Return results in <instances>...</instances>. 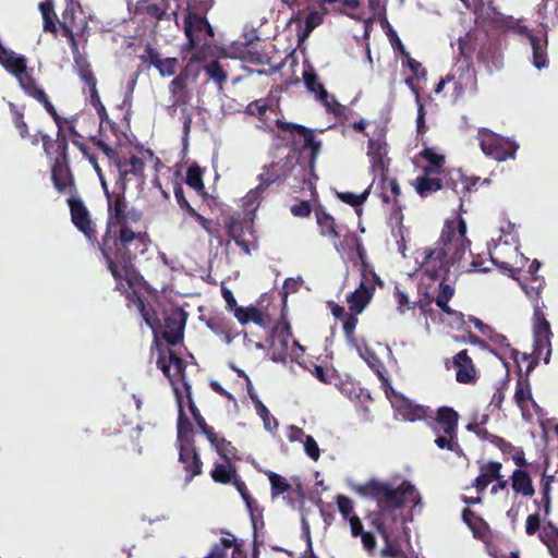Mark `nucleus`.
Masks as SVG:
<instances>
[{
    "label": "nucleus",
    "mask_w": 558,
    "mask_h": 558,
    "mask_svg": "<svg viewBox=\"0 0 558 558\" xmlns=\"http://www.w3.org/2000/svg\"><path fill=\"white\" fill-rule=\"evenodd\" d=\"M531 44L532 51H533V59L532 63L533 65L541 70L547 66L548 64V58H547V35H545L543 38L536 36L533 34V32L530 34V36L526 37Z\"/></svg>",
    "instance_id": "nucleus-31"
},
{
    "label": "nucleus",
    "mask_w": 558,
    "mask_h": 558,
    "mask_svg": "<svg viewBox=\"0 0 558 558\" xmlns=\"http://www.w3.org/2000/svg\"><path fill=\"white\" fill-rule=\"evenodd\" d=\"M58 132L54 140L47 134H40L43 149L47 158L51 162L70 160L69 157V140L61 126V118L59 119Z\"/></svg>",
    "instance_id": "nucleus-12"
},
{
    "label": "nucleus",
    "mask_w": 558,
    "mask_h": 558,
    "mask_svg": "<svg viewBox=\"0 0 558 558\" xmlns=\"http://www.w3.org/2000/svg\"><path fill=\"white\" fill-rule=\"evenodd\" d=\"M254 401L256 413L260 416L264 423V427L269 432H275L278 428V421L272 416L267 407L257 398L251 395Z\"/></svg>",
    "instance_id": "nucleus-43"
},
{
    "label": "nucleus",
    "mask_w": 558,
    "mask_h": 558,
    "mask_svg": "<svg viewBox=\"0 0 558 558\" xmlns=\"http://www.w3.org/2000/svg\"><path fill=\"white\" fill-rule=\"evenodd\" d=\"M89 102L93 106V108L96 110L98 118H99V130L102 129L104 124L107 123L111 126L114 125L112 121L109 120L106 107L101 102L99 93L97 88H94L89 90Z\"/></svg>",
    "instance_id": "nucleus-45"
},
{
    "label": "nucleus",
    "mask_w": 558,
    "mask_h": 558,
    "mask_svg": "<svg viewBox=\"0 0 558 558\" xmlns=\"http://www.w3.org/2000/svg\"><path fill=\"white\" fill-rule=\"evenodd\" d=\"M462 520L468 525V527L472 531L474 538L484 539L488 532L487 522L476 514L470 508H464L462 510Z\"/></svg>",
    "instance_id": "nucleus-32"
},
{
    "label": "nucleus",
    "mask_w": 558,
    "mask_h": 558,
    "mask_svg": "<svg viewBox=\"0 0 558 558\" xmlns=\"http://www.w3.org/2000/svg\"><path fill=\"white\" fill-rule=\"evenodd\" d=\"M372 190V185L365 189L361 194L352 192H337L336 196L342 203L352 207H361L368 198Z\"/></svg>",
    "instance_id": "nucleus-46"
},
{
    "label": "nucleus",
    "mask_w": 558,
    "mask_h": 558,
    "mask_svg": "<svg viewBox=\"0 0 558 558\" xmlns=\"http://www.w3.org/2000/svg\"><path fill=\"white\" fill-rule=\"evenodd\" d=\"M22 90L31 98H34L44 106L46 111L53 118L56 123H59L60 116L58 114L54 106L51 104L44 88L38 84L33 76L32 69H25L20 76H15Z\"/></svg>",
    "instance_id": "nucleus-9"
},
{
    "label": "nucleus",
    "mask_w": 558,
    "mask_h": 558,
    "mask_svg": "<svg viewBox=\"0 0 558 558\" xmlns=\"http://www.w3.org/2000/svg\"><path fill=\"white\" fill-rule=\"evenodd\" d=\"M291 171L288 161L272 162L264 167V171L258 175L260 187H268L270 184L286 179Z\"/></svg>",
    "instance_id": "nucleus-26"
},
{
    "label": "nucleus",
    "mask_w": 558,
    "mask_h": 558,
    "mask_svg": "<svg viewBox=\"0 0 558 558\" xmlns=\"http://www.w3.org/2000/svg\"><path fill=\"white\" fill-rule=\"evenodd\" d=\"M389 145L387 142V128L378 122L367 141V157L369 158L372 172L381 174L385 182L389 172L390 158L388 157Z\"/></svg>",
    "instance_id": "nucleus-6"
},
{
    "label": "nucleus",
    "mask_w": 558,
    "mask_h": 558,
    "mask_svg": "<svg viewBox=\"0 0 558 558\" xmlns=\"http://www.w3.org/2000/svg\"><path fill=\"white\" fill-rule=\"evenodd\" d=\"M66 22H68L71 31H73L75 27H78V26H81V29L84 31V28L87 26V23L84 20H81L80 24L76 22L75 9H74L73 2H71L65 8V10L62 14V21L60 23L62 29Z\"/></svg>",
    "instance_id": "nucleus-60"
},
{
    "label": "nucleus",
    "mask_w": 558,
    "mask_h": 558,
    "mask_svg": "<svg viewBox=\"0 0 558 558\" xmlns=\"http://www.w3.org/2000/svg\"><path fill=\"white\" fill-rule=\"evenodd\" d=\"M459 414L449 407H440L437 410L436 417L430 424L436 434L442 432L446 435L458 434Z\"/></svg>",
    "instance_id": "nucleus-19"
},
{
    "label": "nucleus",
    "mask_w": 558,
    "mask_h": 558,
    "mask_svg": "<svg viewBox=\"0 0 558 558\" xmlns=\"http://www.w3.org/2000/svg\"><path fill=\"white\" fill-rule=\"evenodd\" d=\"M207 327L216 335L225 336L227 342L231 341L230 322L221 316H211L206 322Z\"/></svg>",
    "instance_id": "nucleus-52"
},
{
    "label": "nucleus",
    "mask_w": 558,
    "mask_h": 558,
    "mask_svg": "<svg viewBox=\"0 0 558 558\" xmlns=\"http://www.w3.org/2000/svg\"><path fill=\"white\" fill-rule=\"evenodd\" d=\"M395 525H385V534L377 532L385 542V546L381 548L380 556L383 558H401L403 550L398 543L391 541V530Z\"/></svg>",
    "instance_id": "nucleus-40"
},
{
    "label": "nucleus",
    "mask_w": 558,
    "mask_h": 558,
    "mask_svg": "<svg viewBox=\"0 0 558 558\" xmlns=\"http://www.w3.org/2000/svg\"><path fill=\"white\" fill-rule=\"evenodd\" d=\"M432 174H434L433 169L423 168V174L418 175L413 182V186L421 197H427L442 190L440 178H433Z\"/></svg>",
    "instance_id": "nucleus-25"
},
{
    "label": "nucleus",
    "mask_w": 558,
    "mask_h": 558,
    "mask_svg": "<svg viewBox=\"0 0 558 558\" xmlns=\"http://www.w3.org/2000/svg\"><path fill=\"white\" fill-rule=\"evenodd\" d=\"M0 64L15 77L27 68V59L3 46V53L0 52Z\"/></svg>",
    "instance_id": "nucleus-28"
},
{
    "label": "nucleus",
    "mask_w": 558,
    "mask_h": 558,
    "mask_svg": "<svg viewBox=\"0 0 558 558\" xmlns=\"http://www.w3.org/2000/svg\"><path fill=\"white\" fill-rule=\"evenodd\" d=\"M381 184V198L384 203H393V205L398 206L399 201L398 197L401 195V187L397 181V179H390L387 175V180L384 182L380 178Z\"/></svg>",
    "instance_id": "nucleus-41"
},
{
    "label": "nucleus",
    "mask_w": 558,
    "mask_h": 558,
    "mask_svg": "<svg viewBox=\"0 0 558 558\" xmlns=\"http://www.w3.org/2000/svg\"><path fill=\"white\" fill-rule=\"evenodd\" d=\"M9 106H10V110L12 113V120H13L14 126L19 131L20 136L22 138L28 137L29 136L28 126H27V123L24 121L23 112L13 102H10Z\"/></svg>",
    "instance_id": "nucleus-59"
},
{
    "label": "nucleus",
    "mask_w": 558,
    "mask_h": 558,
    "mask_svg": "<svg viewBox=\"0 0 558 558\" xmlns=\"http://www.w3.org/2000/svg\"><path fill=\"white\" fill-rule=\"evenodd\" d=\"M439 178L441 180L442 189L451 190L457 195H459V198L462 201L463 196H462L461 182L463 179V173L461 171H453V172L442 173V175Z\"/></svg>",
    "instance_id": "nucleus-44"
},
{
    "label": "nucleus",
    "mask_w": 558,
    "mask_h": 558,
    "mask_svg": "<svg viewBox=\"0 0 558 558\" xmlns=\"http://www.w3.org/2000/svg\"><path fill=\"white\" fill-rule=\"evenodd\" d=\"M315 217L319 234L329 239L338 250L340 232L336 219L322 205L315 208Z\"/></svg>",
    "instance_id": "nucleus-18"
},
{
    "label": "nucleus",
    "mask_w": 558,
    "mask_h": 558,
    "mask_svg": "<svg viewBox=\"0 0 558 558\" xmlns=\"http://www.w3.org/2000/svg\"><path fill=\"white\" fill-rule=\"evenodd\" d=\"M204 171L203 169L196 165L193 163L187 168L186 171V184L194 189L196 192H204L205 191V184L203 181Z\"/></svg>",
    "instance_id": "nucleus-47"
},
{
    "label": "nucleus",
    "mask_w": 558,
    "mask_h": 558,
    "mask_svg": "<svg viewBox=\"0 0 558 558\" xmlns=\"http://www.w3.org/2000/svg\"><path fill=\"white\" fill-rule=\"evenodd\" d=\"M178 66V58H166L161 59L157 70L162 77H166L174 75L177 73Z\"/></svg>",
    "instance_id": "nucleus-64"
},
{
    "label": "nucleus",
    "mask_w": 558,
    "mask_h": 558,
    "mask_svg": "<svg viewBox=\"0 0 558 558\" xmlns=\"http://www.w3.org/2000/svg\"><path fill=\"white\" fill-rule=\"evenodd\" d=\"M125 190L116 184L112 193H107L108 216L100 243L101 255L112 277L118 282L124 279L133 287L140 277L133 262L148 251L151 240L143 213L129 208Z\"/></svg>",
    "instance_id": "nucleus-1"
},
{
    "label": "nucleus",
    "mask_w": 558,
    "mask_h": 558,
    "mask_svg": "<svg viewBox=\"0 0 558 558\" xmlns=\"http://www.w3.org/2000/svg\"><path fill=\"white\" fill-rule=\"evenodd\" d=\"M420 156L428 162L424 168L433 169V173H438L439 169L445 165V156L435 153L432 148H424Z\"/></svg>",
    "instance_id": "nucleus-57"
},
{
    "label": "nucleus",
    "mask_w": 558,
    "mask_h": 558,
    "mask_svg": "<svg viewBox=\"0 0 558 558\" xmlns=\"http://www.w3.org/2000/svg\"><path fill=\"white\" fill-rule=\"evenodd\" d=\"M62 35H63L64 37H66V39H68V41H69L70 48H71V52H72V54H73L74 63H78L81 60L86 59V58H85V57L80 52V49H78V43H77V41H76V39H75L74 29H73V31H71V29H70L68 22L65 23V25H64V27H63Z\"/></svg>",
    "instance_id": "nucleus-61"
},
{
    "label": "nucleus",
    "mask_w": 558,
    "mask_h": 558,
    "mask_svg": "<svg viewBox=\"0 0 558 558\" xmlns=\"http://www.w3.org/2000/svg\"><path fill=\"white\" fill-rule=\"evenodd\" d=\"M234 317L241 325H246L251 322L264 328L270 325L269 315L263 313L260 310L252 305L247 307L242 306L241 308H235Z\"/></svg>",
    "instance_id": "nucleus-29"
},
{
    "label": "nucleus",
    "mask_w": 558,
    "mask_h": 558,
    "mask_svg": "<svg viewBox=\"0 0 558 558\" xmlns=\"http://www.w3.org/2000/svg\"><path fill=\"white\" fill-rule=\"evenodd\" d=\"M50 173L53 187L60 194L73 195L77 193V186L70 167V160L51 162Z\"/></svg>",
    "instance_id": "nucleus-14"
},
{
    "label": "nucleus",
    "mask_w": 558,
    "mask_h": 558,
    "mask_svg": "<svg viewBox=\"0 0 558 558\" xmlns=\"http://www.w3.org/2000/svg\"><path fill=\"white\" fill-rule=\"evenodd\" d=\"M276 125L283 133L290 134L291 141L294 145H296V136L302 137V148L310 149L313 159L318 155L320 150V142L316 140L313 130L281 119L276 120Z\"/></svg>",
    "instance_id": "nucleus-11"
},
{
    "label": "nucleus",
    "mask_w": 558,
    "mask_h": 558,
    "mask_svg": "<svg viewBox=\"0 0 558 558\" xmlns=\"http://www.w3.org/2000/svg\"><path fill=\"white\" fill-rule=\"evenodd\" d=\"M466 222L462 217L446 220L435 247L423 250L421 269L428 278L436 280L450 271V266L459 265L471 247L466 238Z\"/></svg>",
    "instance_id": "nucleus-3"
},
{
    "label": "nucleus",
    "mask_w": 558,
    "mask_h": 558,
    "mask_svg": "<svg viewBox=\"0 0 558 558\" xmlns=\"http://www.w3.org/2000/svg\"><path fill=\"white\" fill-rule=\"evenodd\" d=\"M317 99L326 107V110L332 113L336 118L344 116L345 107L339 104L333 95L328 94V98Z\"/></svg>",
    "instance_id": "nucleus-63"
},
{
    "label": "nucleus",
    "mask_w": 558,
    "mask_h": 558,
    "mask_svg": "<svg viewBox=\"0 0 558 558\" xmlns=\"http://www.w3.org/2000/svg\"><path fill=\"white\" fill-rule=\"evenodd\" d=\"M183 387L186 393L187 407L193 416V420L199 430L206 436L207 439H211L215 436V429L213 426L208 425L201 414V411L196 407L193 397H192V387L186 381L183 383Z\"/></svg>",
    "instance_id": "nucleus-30"
},
{
    "label": "nucleus",
    "mask_w": 558,
    "mask_h": 558,
    "mask_svg": "<svg viewBox=\"0 0 558 558\" xmlns=\"http://www.w3.org/2000/svg\"><path fill=\"white\" fill-rule=\"evenodd\" d=\"M502 469V464L498 461H489L480 466V474L473 481L471 487H474L477 494L482 495L485 493L489 484L499 476V472ZM470 486L465 487L469 489Z\"/></svg>",
    "instance_id": "nucleus-22"
},
{
    "label": "nucleus",
    "mask_w": 558,
    "mask_h": 558,
    "mask_svg": "<svg viewBox=\"0 0 558 558\" xmlns=\"http://www.w3.org/2000/svg\"><path fill=\"white\" fill-rule=\"evenodd\" d=\"M362 278L360 286H364L367 289H371V291H375L376 286L383 287L381 279L377 276V274L374 271L373 267L369 265L363 263L362 264Z\"/></svg>",
    "instance_id": "nucleus-54"
},
{
    "label": "nucleus",
    "mask_w": 558,
    "mask_h": 558,
    "mask_svg": "<svg viewBox=\"0 0 558 558\" xmlns=\"http://www.w3.org/2000/svg\"><path fill=\"white\" fill-rule=\"evenodd\" d=\"M175 398L179 407V413H178V423H177V442L178 446L180 445H187V441L191 440L192 444H195V440L193 438V425L190 422V420L186 417L184 410H183V401H182V395L179 391V389L174 390Z\"/></svg>",
    "instance_id": "nucleus-24"
},
{
    "label": "nucleus",
    "mask_w": 558,
    "mask_h": 558,
    "mask_svg": "<svg viewBox=\"0 0 558 558\" xmlns=\"http://www.w3.org/2000/svg\"><path fill=\"white\" fill-rule=\"evenodd\" d=\"M292 337L291 325L287 320L278 322L272 328L270 332V347L276 349L277 344L280 348V356H272L274 361L282 360L287 353L289 348V340Z\"/></svg>",
    "instance_id": "nucleus-21"
},
{
    "label": "nucleus",
    "mask_w": 558,
    "mask_h": 558,
    "mask_svg": "<svg viewBox=\"0 0 558 558\" xmlns=\"http://www.w3.org/2000/svg\"><path fill=\"white\" fill-rule=\"evenodd\" d=\"M511 487L517 494L525 497H532L535 493L530 474L522 469H517L512 472Z\"/></svg>",
    "instance_id": "nucleus-35"
},
{
    "label": "nucleus",
    "mask_w": 558,
    "mask_h": 558,
    "mask_svg": "<svg viewBox=\"0 0 558 558\" xmlns=\"http://www.w3.org/2000/svg\"><path fill=\"white\" fill-rule=\"evenodd\" d=\"M352 489L360 497L376 502L377 510L369 511L366 519L377 532L383 534H385V525H397L402 519L401 510L405 507L407 500H420L414 485L408 481L393 487L389 482L371 478L364 484H354Z\"/></svg>",
    "instance_id": "nucleus-2"
},
{
    "label": "nucleus",
    "mask_w": 558,
    "mask_h": 558,
    "mask_svg": "<svg viewBox=\"0 0 558 558\" xmlns=\"http://www.w3.org/2000/svg\"><path fill=\"white\" fill-rule=\"evenodd\" d=\"M189 80L184 76L178 74L170 83H169V93L172 97V106L179 107L187 105L191 100V92L189 90Z\"/></svg>",
    "instance_id": "nucleus-27"
},
{
    "label": "nucleus",
    "mask_w": 558,
    "mask_h": 558,
    "mask_svg": "<svg viewBox=\"0 0 558 558\" xmlns=\"http://www.w3.org/2000/svg\"><path fill=\"white\" fill-rule=\"evenodd\" d=\"M373 295L374 292L371 291V289H367L364 286H359L355 291L347 296L350 311L355 314L362 313L366 305L371 302Z\"/></svg>",
    "instance_id": "nucleus-36"
},
{
    "label": "nucleus",
    "mask_w": 558,
    "mask_h": 558,
    "mask_svg": "<svg viewBox=\"0 0 558 558\" xmlns=\"http://www.w3.org/2000/svg\"><path fill=\"white\" fill-rule=\"evenodd\" d=\"M74 64L77 75L86 84L88 89L97 88V80L87 59L81 60L78 63Z\"/></svg>",
    "instance_id": "nucleus-50"
},
{
    "label": "nucleus",
    "mask_w": 558,
    "mask_h": 558,
    "mask_svg": "<svg viewBox=\"0 0 558 558\" xmlns=\"http://www.w3.org/2000/svg\"><path fill=\"white\" fill-rule=\"evenodd\" d=\"M114 166L119 172V177L116 181L117 185L126 187L129 175H134L137 178L144 177L145 162L142 158L135 155H132L130 158L119 157L114 162Z\"/></svg>",
    "instance_id": "nucleus-17"
},
{
    "label": "nucleus",
    "mask_w": 558,
    "mask_h": 558,
    "mask_svg": "<svg viewBox=\"0 0 558 558\" xmlns=\"http://www.w3.org/2000/svg\"><path fill=\"white\" fill-rule=\"evenodd\" d=\"M268 480L272 498L287 494L283 498L289 506L294 507L296 504H303L304 492L301 484L293 487L283 476L271 471L268 473Z\"/></svg>",
    "instance_id": "nucleus-13"
},
{
    "label": "nucleus",
    "mask_w": 558,
    "mask_h": 558,
    "mask_svg": "<svg viewBox=\"0 0 558 558\" xmlns=\"http://www.w3.org/2000/svg\"><path fill=\"white\" fill-rule=\"evenodd\" d=\"M133 301L145 324L151 329L155 337L159 333L169 345L182 342L187 314L181 307H171L162 312V322L154 306L145 298L133 292L128 295Z\"/></svg>",
    "instance_id": "nucleus-5"
},
{
    "label": "nucleus",
    "mask_w": 558,
    "mask_h": 558,
    "mask_svg": "<svg viewBox=\"0 0 558 558\" xmlns=\"http://www.w3.org/2000/svg\"><path fill=\"white\" fill-rule=\"evenodd\" d=\"M226 229L229 236L228 241L226 242V247L230 245L231 241H234L245 255H250L252 241L246 239V235L248 234L253 236V222L242 218L238 214L230 217V220L226 225Z\"/></svg>",
    "instance_id": "nucleus-10"
},
{
    "label": "nucleus",
    "mask_w": 558,
    "mask_h": 558,
    "mask_svg": "<svg viewBox=\"0 0 558 558\" xmlns=\"http://www.w3.org/2000/svg\"><path fill=\"white\" fill-rule=\"evenodd\" d=\"M204 71L215 83L222 87V85L227 82L228 75L223 70L222 65L219 61L214 60L204 66Z\"/></svg>",
    "instance_id": "nucleus-53"
},
{
    "label": "nucleus",
    "mask_w": 558,
    "mask_h": 558,
    "mask_svg": "<svg viewBox=\"0 0 558 558\" xmlns=\"http://www.w3.org/2000/svg\"><path fill=\"white\" fill-rule=\"evenodd\" d=\"M229 537H221L218 543L214 544L210 548L209 554L204 558H227V550L239 545L236 539L230 532H225Z\"/></svg>",
    "instance_id": "nucleus-42"
},
{
    "label": "nucleus",
    "mask_w": 558,
    "mask_h": 558,
    "mask_svg": "<svg viewBox=\"0 0 558 558\" xmlns=\"http://www.w3.org/2000/svg\"><path fill=\"white\" fill-rule=\"evenodd\" d=\"M487 22L493 28L501 32H511L524 37L530 36L532 33L527 26L521 24L520 20L506 15L496 9H493L492 14L487 16Z\"/></svg>",
    "instance_id": "nucleus-16"
},
{
    "label": "nucleus",
    "mask_w": 558,
    "mask_h": 558,
    "mask_svg": "<svg viewBox=\"0 0 558 558\" xmlns=\"http://www.w3.org/2000/svg\"><path fill=\"white\" fill-rule=\"evenodd\" d=\"M66 204L69 206L71 222L73 226L84 234L90 245L99 250L101 253L102 246L100 239H98L96 223L93 220L89 209L85 205L82 197L78 195V192L76 194L70 195L66 198Z\"/></svg>",
    "instance_id": "nucleus-7"
},
{
    "label": "nucleus",
    "mask_w": 558,
    "mask_h": 558,
    "mask_svg": "<svg viewBox=\"0 0 558 558\" xmlns=\"http://www.w3.org/2000/svg\"><path fill=\"white\" fill-rule=\"evenodd\" d=\"M74 64L77 75L86 84L88 89L97 88V80L87 59L81 60L78 63Z\"/></svg>",
    "instance_id": "nucleus-49"
},
{
    "label": "nucleus",
    "mask_w": 558,
    "mask_h": 558,
    "mask_svg": "<svg viewBox=\"0 0 558 558\" xmlns=\"http://www.w3.org/2000/svg\"><path fill=\"white\" fill-rule=\"evenodd\" d=\"M460 84V89H466L469 93H474L477 88V78L474 66L469 60H464L456 66L450 73Z\"/></svg>",
    "instance_id": "nucleus-23"
},
{
    "label": "nucleus",
    "mask_w": 558,
    "mask_h": 558,
    "mask_svg": "<svg viewBox=\"0 0 558 558\" xmlns=\"http://www.w3.org/2000/svg\"><path fill=\"white\" fill-rule=\"evenodd\" d=\"M39 10L44 20V31L49 33H57V26L54 23V11L52 0H45L39 4Z\"/></svg>",
    "instance_id": "nucleus-51"
},
{
    "label": "nucleus",
    "mask_w": 558,
    "mask_h": 558,
    "mask_svg": "<svg viewBox=\"0 0 558 558\" xmlns=\"http://www.w3.org/2000/svg\"><path fill=\"white\" fill-rule=\"evenodd\" d=\"M542 283H538L536 289L532 288V292H534L535 296L533 298V317H532V335L534 336V357L530 361L526 366L525 375L523 376L521 373L517 379L515 391H514V402L521 410L522 414L527 411V402H531L532 407L535 410H538L539 407L536 401L533 399L530 375L536 368L539 363V359L544 354L543 361L545 364H548L551 356V338L554 336L550 323L548 322L546 314L544 312L545 303L539 300V290Z\"/></svg>",
    "instance_id": "nucleus-4"
},
{
    "label": "nucleus",
    "mask_w": 558,
    "mask_h": 558,
    "mask_svg": "<svg viewBox=\"0 0 558 558\" xmlns=\"http://www.w3.org/2000/svg\"><path fill=\"white\" fill-rule=\"evenodd\" d=\"M184 27H189L191 34L195 33H206L209 37L214 36V28L209 24L208 20L204 16H201L196 13L189 14L184 19Z\"/></svg>",
    "instance_id": "nucleus-39"
},
{
    "label": "nucleus",
    "mask_w": 558,
    "mask_h": 558,
    "mask_svg": "<svg viewBox=\"0 0 558 558\" xmlns=\"http://www.w3.org/2000/svg\"><path fill=\"white\" fill-rule=\"evenodd\" d=\"M303 80L306 88L316 95V98H328V92L324 85L318 81L317 74L313 71H305Z\"/></svg>",
    "instance_id": "nucleus-48"
},
{
    "label": "nucleus",
    "mask_w": 558,
    "mask_h": 558,
    "mask_svg": "<svg viewBox=\"0 0 558 558\" xmlns=\"http://www.w3.org/2000/svg\"><path fill=\"white\" fill-rule=\"evenodd\" d=\"M210 476L215 483L227 485L238 477V470L232 461H223L214 464Z\"/></svg>",
    "instance_id": "nucleus-34"
},
{
    "label": "nucleus",
    "mask_w": 558,
    "mask_h": 558,
    "mask_svg": "<svg viewBox=\"0 0 558 558\" xmlns=\"http://www.w3.org/2000/svg\"><path fill=\"white\" fill-rule=\"evenodd\" d=\"M435 444L438 448L447 449L449 451L457 453L458 456H461L463 453V450L458 442V434L438 435V437L435 439Z\"/></svg>",
    "instance_id": "nucleus-55"
},
{
    "label": "nucleus",
    "mask_w": 558,
    "mask_h": 558,
    "mask_svg": "<svg viewBox=\"0 0 558 558\" xmlns=\"http://www.w3.org/2000/svg\"><path fill=\"white\" fill-rule=\"evenodd\" d=\"M477 140L482 151L496 161L514 158L519 147L515 142L488 129H481L477 133Z\"/></svg>",
    "instance_id": "nucleus-8"
},
{
    "label": "nucleus",
    "mask_w": 558,
    "mask_h": 558,
    "mask_svg": "<svg viewBox=\"0 0 558 558\" xmlns=\"http://www.w3.org/2000/svg\"><path fill=\"white\" fill-rule=\"evenodd\" d=\"M269 109V105L265 99H257L250 102L245 108V113L256 117L260 122L266 123L265 114Z\"/></svg>",
    "instance_id": "nucleus-58"
},
{
    "label": "nucleus",
    "mask_w": 558,
    "mask_h": 558,
    "mask_svg": "<svg viewBox=\"0 0 558 558\" xmlns=\"http://www.w3.org/2000/svg\"><path fill=\"white\" fill-rule=\"evenodd\" d=\"M179 461L183 465L186 483H190L194 477L202 474L203 461L196 450L195 444H192L191 440L187 441V445L179 446Z\"/></svg>",
    "instance_id": "nucleus-15"
},
{
    "label": "nucleus",
    "mask_w": 558,
    "mask_h": 558,
    "mask_svg": "<svg viewBox=\"0 0 558 558\" xmlns=\"http://www.w3.org/2000/svg\"><path fill=\"white\" fill-rule=\"evenodd\" d=\"M539 539L547 546L548 549L558 544V526L551 521L546 522L539 533Z\"/></svg>",
    "instance_id": "nucleus-56"
},
{
    "label": "nucleus",
    "mask_w": 558,
    "mask_h": 558,
    "mask_svg": "<svg viewBox=\"0 0 558 558\" xmlns=\"http://www.w3.org/2000/svg\"><path fill=\"white\" fill-rule=\"evenodd\" d=\"M168 7V0H140L136 11L159 21L165 17Z\"/></svg>",
    "instance_id": "nucleus-37"
},
{
    "label": "nucleus",
    "mask_w": 558,
    "mask_h": 558,
    "mask_svg": "<svg viewBox=\"0 0 558 558\" xmlns=\"http://www.w3.org/2000/svg\"><path fill=\"white\" fill-rule=\"evenodd\" d=\"M208 441L223 461L240 460V457L238 456V449L232 445L231 441L227 440L218 433L215 432V436L211 439H208Z\"/></svg>",
    "instance_id": "nucleus-38"
},
{
    "label": "nucleus",
    "mask_w": 558,
    "mask_h": 558,
    "mask_svg": "<svg viewBox=\"0 0 558 558\" xmlns=\"http://www.w3.org/2000/svg\"><path fill=\"white\" fill-rule=\"evenodd\" d=\"M452 364L456 368V379L460 384H471L476 379V368L468 350L459 351L452 357Z\"/></svg>",
    "instance_id": "nucleus-20"
},
{
    "label": "nucleus",
    "mask_w": 558,
    "mask_h": 558,
    "mask_svg": "<svg viewBox=\"0 0 558 558\" xmlns=\"http://www.w3.org/2000/svg\"><path fill=\"white\" fill-rule=\"evenodd\" d=\"M448 274L446 272L441 277H438L437 279H440V282L438 284V293L435 298L436 305L446 314L452 315L453 311L449 306V301L454 295V287L447 282Z\"/></svg>",
    "instance_id": "nucleus-33"
},
{
    "label": "nucleus",
    "mask_w": 558,
    "mask_h": 558,
    "mask_svg": "<svg viewBox=\"0 0 558 558\" xmlns=\"http://www.w3.org/2000/svg\"><path fill=\"white\" fill-rule=\"evenodd\" d=\"M191 217L194 218L209 235L215 236L219 244L223 243L219 230L213 227V221L210 219L204 217L197 211H193Z\"/></svg>",
    "instance_id": "nucleus-62"
}]
</instances>
